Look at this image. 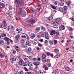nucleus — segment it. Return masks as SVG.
<instances>
[{"mask_svg":"<svg viewBox=\"0 0 74 74\" xmlns=\"http://www.w3.org/2000/svg\"><path fill=\"white\" fill-rule=\"evenodd\" d=\"M59 11H60V12H62L63 11V8H59Z\"/></svg>","mask_w":74,"mask_h":74,"instance_id":"38","label":"nucleus"},{"mask_svg":"<svg viewBox=\"0 0 74 74\" xmlns=\"http://www.w3.org/2000/svg\"><path fill=\"white\" fill-rule=\"evenodd\" d=\"M39 35L40 36H41V37H44L45 35L44 34V33L42 32H40L39 33Z\"/></svg>","mask_w":74,"mask_h":74,"instance_id":"17","label":"nucleus"},{"mask_svg":"<svg viewBox=\"0 0 74 74\" xmlns=\"http://www.w3.org/2000/svg\"><path fill=\"white\" fill-rule=\"evenodd\" d=\"M19 9H21V11H23V10H24V9H25V8L24 7H22L21 8H20Z\"/></svg>","mask_w":74,"mask_h":74,"instance_id":"55","label":"nucleus"},{"mask_svg":"<svg viewBox=\"0 0 74 74\" xmlns=\"http://www.w3.org/2000/svg\"><path fill=\"white\" fill-rule=\"evenodd\" d=\"M25 74H32V72H27L26 73H25Z\"/></svg>","mask_w":74,"mask_h":74,"instance_id":"64","label":"nucleus"},{"mask_svg":"<svg viewBox=\"0 0 74 74\" xmlns=\"http://www.w3.org/2000/svg\"><path fill=\"white\" fill-rule=\"evenodd\" d=\"M44 43L45 44L47 45H48V41L47 40H45Z\"/></svg>","mask_w":74,"mask_h":74,"instance_id":"42","label":"nucleus"},{"mask_svg":"<svg viewBox=\"0 0 74 74\" xmlns=\"http://www.w3.org/2000/svg\"><path fill=\"white\" fill-rule=\"evenodd\" d=\"M29 9L30 10V11H31V12H34V10L33 9V8L32 7H29Z\"/></svg>","mask_w":74,"mask_h":74,"instance_id":"29","label":"nucleus"},{"mask_svg":"<svg viewBox=\"0 0 74 74\" xmlns=\"http://www.w3.org/2000/svg\"><path fill=\"white\" fill-rule=\"evenodd\" d=\"M63 15H65V14H68V13L67 12V11H66L65 10L63 11L62 12Z\"/></svg>","mask_w":74,"mask_h":74,"instance_id":"30","label":"nucleus"},{"mask_svg":"<svg viewBox=\"0 0 74 74\" xmlns=\"http://www.w3.org/2000/svg\"><path fill=\"white\" fill-rule=\"evenodd\" d=\"M41 29L42 30H43V31H45L46 30V29L45 27H44L42 26L41 27Z\"/></svg>","mask_w":74,"mask_h":74,"instance_id":"24","label":"nucleus"},{"mask_svg":"<svg viewBox=\"0 0 74 74\" xmlns=\"http://www.w3.org/2000/svg\"><path fill=\"white\" fill-rule=\"evenodd\" d=\"M39 41H40V42H43V39H41L40 40H39Z\"/></svg>","mask_w":74,"mask_h":74,"instance_id":"63","label":"nucleus"},{"mask_svg":"<svg viewBox=\"0 0 74 74\" xmlns=\"http://www.w3.org/2000/svg\"><path fill=\"white\" fill-rule=\"evenodd\" d=\"M45 37L47 40H49V35L48 34V33H45Z\"/></svg>","mask_w":74,"mask_h":74,"instance_id":"6","label":"nucleus"},{"mask_svg":"<svg viewBox=\"0 0 74 74\" xmlns=\"http://www.w3.org/2000/svg\"><path fill=\"white\" fill-rule=\"evenodd\" d=\"M13 54H15V53H16V51H15V50H13Z\"/></svg>","mask_w":74,"mask_h":74,"instance_id":"60","label":"nucleus"},{"mask_svg":"<svg viewBox=\"0 0 74 74\" xmlns=\"http://www.w3.org/2000/svg\"><path fill=\"white\" fill-rule=\"evenodd\" d=\"M59 49H56L54 50V51L55 52H56V53H57L58 52H59Z\"/></svg>","mask_w":74,"mask_h":74,"instance_id":"34","label":"nucleus"},{"mask_svg":"<svg viewBox=\"0 0 74 74\" xmlns=\"http://www.w3.org/2000/svg\"><path fill=\"white\" fill-rule=\"evenodd\" d=\"M47 57V55L45 54H42L41 56V58L42 59V61L43 62H50V60L45 58Z\"/></svg>","mask_w":74,"mask_h":74,"instance_id":"1","label":"nucleus"},{"mask_svg":"<svg viewBox=\"0 0 74 74\" xmlns=\"http://www.w3.org/2000/svg\"><path fill=\"white\" fill-rule=\"evenodd\" d=\"M15 49H16V51H17V52H20L21 51V49H20V48H19V47H18V46H16V47Z\"/></svg>","mask_w":74,"mask_h":74,"instance_id":"11","label":"nucleus"},{"mask_svg":"<svg viewBox=\"0 0 74 74\" xmlns=\"http://www.w3.org/2000/svg\"><path fill=\"white\" fill-rule=\"evenodd\" d=\"M4 40L5 41L7 42V45H10V39L9 38L7 37H5L4 38Z\"/></svg>","mask_w":74,"mask_h":74,"instance_id":"3","label":"nucleus"},{"mask_svg":"<svg viewBox=\"0 0 74 74\" xmlns=\"http://www.w3.org/2000/svg\"><path fill=\"white\" fill-rule=\"evenodd\" d=\"M9 27L10 29H12V30H15V28H14V27H13V26L12 25H10L9 26Z\"/></svg>","mask_w":74,"mask_h":74,"instance_id":"25","label":"nucleus"},{"mask_svg":"<svg viewBox=\"0 0 74 74\" xmlns=\"http://www.w3.org/2000/svg\"><path fill=\"white\" fill-rule=\"evenodd\" d=\"M22 10L21 9H19V11L18 12V15H22V14L23 12V11H22Z\"/></svg>","mask_w":74,"mask_h":74,"instance_id":"13","label":"nucleus"},{"mask_svg":"<svg viewBox=\"0 0 74 74\" xmlns=\"http://www.w3.org/2000/svg\"><path fill=\"white\" fill-rule=\"evenodd\" d=\"M66 4H67V5H69V4H70V1H68L66 2Z\"/></svg>","mask_w":74,"mask_h":74,"instance_id":"54","label":"nucleus"},{"mask_svg":"<svg viewBox=\"0 0 74 74\" xmlns=\"http://www.w3.org/2000/svg\"><path fill=\"white\" fill-rule=\"evenodd\" d=\"M33 64L35 66H38L40 64V62L37 61L36 62H34Z\"/></svg>","mask_w":74,"mask_h":74,"instance_id":"16","label":"nucleus"},{"mask_svg":"<svg viewBox=\"0 0 74 74\" xmlns=\"http://www.w3.org/2000/svg\"><path fill=\"white\" fill-rule=\"evenodd\" d=\"M51 54V53L50 52H47L46 53V55H47V56H50V55Z\"/></svg>","mask_w":74,"mask_h":74,"instance_id":"52","label":"nucleus"},{"mask_svg":"<svg viewBox=\"0 0 74 74\" xmlns=\"http://www.w3.org/2000/svg\"><path fill=\"white\" fill-rule=\"evenodd\" d=\"M21 15L23 17H25V16L26 15V13L23 12V13H22V14H21Z\"/></svg>","mask_w":74,"mask_h":74,"instance_id":"23","label":"nucleus"},{"mask_svg":"<svg viewBox=\"0 0 74 74\" xmlns=\"http://www.w3.org/2000/svg\"><path fill=\"white\" fill-rule=\"evenodd\" d=\"M38 73L39 74H43L44 73L41 71L39 70L38 71Z\"/></svg>","mask_w":74,"mask_h":74,"instance_id":"35","label":"nucleus"},{"mask_svg":"<svg viewBox=\"0 0 74 74\" xmlns=\"http://www.w3.org/2000/svg\"><path fill=\"white\" fill-rule=\"evenodd\" d=\"M49 42L51 45H52V44H53V42L51 40H50Z\"/></svg>","mask_w":74,"mask_h":74,"instance_id":"51","label":"nucleus"},{"mask_svg":"<svg viewBox=\"0 0 74 74\" xmlns=\"http://www.w3.org/2000/svg\"><path fill=\"white\" fill-rule=\"evenodd\" d=\"M51 6L52 8H53V9H54L55 10L56 9V7L54 6L53 5H51Z\"/></svg>","mask_w":74,"mask_h":74,"instance_id":"40","label":"nucleus"},{"mask_svg":"<svg viewBox=\"0 0 74 74\" xmlns=\"http://www.w3.org/2000/svg\"><path fill=\"white\" fill-rule=\"evenodd\" d=\"M65 70L66 71H70V68L68 66H66L65 68Z\"/></svg>","mask_w":74,"mask_h":74,"instance_id":"27","label":"nucleus"},{"mask_svg":"<svg viewBox=\"0 0 74 74\" xmlns=\"http://www.w3.org/2000/svg\"><path fill=\"white\" fill-rule=\"evenodd\" d=\"M3 27L4 29H7V27L6 26L7 25H3Z\"/></svg>","mask_w":74,"mask_h":74,"instance_id":"59","label":"nucleus"},{"mask_svg":"<svg viewBox=\"0 0 74 74\" xmlns=\"http://www.w3.org/2000/svg\"><path fill=\"white\" fill-rule=\"evenodd\" d=\"M60 18H56V21H53V22H54V23H56V22L57 23V24H59L60 23Z\"/></svg>","mask_w":74,"mask_h":74,"instance_id":"7","label":"nucleus"},{"mask_svg":"<svg viewBox=\"0 0 74 74\" xmlns=\"http://www.w3.org/2000/svg\"><path fill=\"white\" fill-rule=\"evenodd\" d=\"M43 67L44 68V69H45V70H48V67L47 66H46V65L44 64L43 66Z\"/></svg>","mask_w":74,"mask_h":74,"instance_id":"19","label":"nucleus"},{"mask_svg":"<svg viewBox=\"0 0 74 74\" xmlns=\"http://www.w3.org/2000/svg\"><path fill=\"white\" fill-rule=\"evenodd\" d=\"M21 36L19 35H17L16 36H15V42H19V38H20Z\"/></svg>","mask_w":74,"mask_h":74,"instance_id":"4","label":"nucleus"},{"mask_svg":"<svg viewBox=\"0 0 74 74\" xmlns=\"http://www.w3.org/2000/svg\"><path fill=\"white\" fill-rule=\"evenodd\" d=\"M25 44L27 45H28V46H30V45H31L30 43V42H29V41H26Z\"/></svg>","mask_w":74,"mask_h":74,"instance_id":"26","label":"nucleus"},{"mask_svg":"<svg viewBox=\"0 0 74 74\" xmlns=\"http://www.w3.org/2000/svg\"><path fill=\"white\" fill-rule=\"evenodd\" d=\"M23 63V61L22 60H21L18 62V64L19 65H22Z\"/></svg>","mask_w":74,"mask_h":74,"instance_id":"21","label":"nucleus"},{"mask_svg":"<svg viewBox=\"0 0 74 74\" xmlns=\"http://www.w3.org/2000/svg\"><path fill=\"white\" fill-rule=\"evenodd\" d=\"M35 37H36V35L35 34L33 33H32L31 34L30 36L31 38H32V39H33V38H34Z\"/></svg>","mask_w":74,"mask_h":74,"instance_id":"10","label":"nucleus"},{"mask_svg":"<svg viewBox=\"0 0 74 74\" xmlns=\"http://www.w3.org/2000/svg\"><path fill=\"white\" fill-rule=\"evenodd\" d=\"M52 14H51V16L48 17V20L49 21H52L53 19V17H52Z\"/></svg>","mask_w":74,"mask_h":74,"instance_id":"14","label":"nucleus"},{"mask_svg":"<svg viewBox=\"0 0 74 74\" xmlns=\"http://www.w3.org/2000/svg\"><path fill=\"white\" fill-rule=\"evenodd\" d=\"M63 8L64 11H66L67 10V7L66 6H64L63 7Z\"/></svg>","mask_w":74,"mask_h":74,"instance_id":"41","label":"nucleus"},{"mask_svg":"<svg viewBox=\"0 0 74 74\" xmlns=\"http://www.w3.org/2000/svg\"><path fill=\"white\" fill-rule=\"evenodd\" d=\"M13 8L12 6H11V5H9V9L10 10H12Z\"/></svg>","mask_w":74,"mask_h":74,"instance_id":"36","label":"nucleus"},{"mask_svg":"<svg viewBox=\"0 0 74 74\" xmlns=\"http://www.w3.org/2000/svg\"><path fill=\"white\" fill-rule=\"evenodd\" d=\"M54 36H58V35H59V33L55 32L54 33Z\"/></svg>","mask_w":74,"mask_h":74,"instance_id":"44","label":"nucleus"},{"mask_svg":"<svg viewBox=\"0 0 74 74\" xmlns=\"http://www.w3.org/2000/svg\"><path fill=\"white\" fill-rule=\"evenodd\" d=\"M24 40H22L21 41V43H24Z\"/></svg>","mask_w":74,"mask_h":74,"instance_id":"62","label":"nucleus"},{"mask_svg":"<svg viewBox=\"0 0 74 74\" xmlns=\"http://www.w3.org/2000/svg\"><path fill=\"white\" fill-rule=\"evenodd\" d=\"M33 44L34 45H36L37 44V42L34 41L33 42Z\"/></svg>","mask_w":74,"mask_h":74,"instance_id":"61","label":"nucleus"},{"mask_svg":"<svg viewBox=\"0 0 74 74\" xmlns=\"http://www.w3.org/2000/svg\"><path fill=\"white\" fill-rule=\"evenodd\" d=\"M55 57L57 58H59V57H60V55H59V54L56 55L55 56Z\"/></svg>","mask_w":74,"mask_h":74,"instance_id":"43","label":"nucleus"},{"mask_svg":"<svg viewBox=\"0 0 74 74\" xmlns=\"http://www.w3.org/2000/svg\"><path fill=\"white\" fill-rule=\"evenodd\" d=\"M34 7L35 8L38 7V11H40V10H41V4H39V3H38L35 5H34Z\"/></svg>","mask_w":74,"mask_h":74,"instance_id":"2","label":"nucleus"},{"mask_svg":"<svg viewBox=\"0 0 74 74\" xmlns=\"http://www.w3.org/2000/svg\"><path fill=\"white\" fill-rule=\"evenodd\" d=\"M32 49L31 48V47H29L27 49V51H32Z\"/></svg>","mask_w":74,"mask_h":74,"instance_id":"48","label":"nucleus"},{"mask_svg":"<svg viewBox=\"0 0 74 74\" xmlns=\"http://www.w3.org/2000/svg\"><path fill=\"white\" fill-rule=\"evenodd\" d=\"M27 66H29V67H31L32 66V63L30 62H28L27 63Z\"/></svg>","mask_w":74,"mask_h":74,"instance_id":"31","label":"nucleus"},{"mask_svg":"<svg viewBox=\"0 0 74 74\" xmlns=\"http://www.w3.org/2000/svg\"><path fill=\"white\" fill-rule=\"evenodd\" d=\"M54 43L55 44H57V43H58V41H57V40H55L54 41Z\"/></svg>","mask_w":74,"mask_h":74,"instance_id":"53","label":"nucleus"},{"mask_svg":"<svg viewBox=\"0 0 74 74\" xmlns=\"http://www.w3.org/2000/svg\"><path fill=\"white\" fill-rule=\"evenodd\" d=\"M58 1H55L54 2H53V4L55 5H58Z\"/></svg>","mask_w":74,"mask_h":74,"instance_id":"33","label":"nucleus"},{"mask_svg":"<svg viewBox=\"0 0 74 74\" xmlns=\"http://www.w3.org/2000/svg\"><path fill=\"white\" fill-rule=\"evenodd\" d=\"M0 44H1L2 45H3L4 44V41L2 40H1V42L0 43Z\"/></svg>","mask_w":74,"mask_h":74,"instance_id":"47","label":"nucleus"},{"mask_svg":"<svg viewBox=\"0 0 74 74\" xmlns=\"http://www.w3.org/2000/svg\"><path fill=\"white\" fill-rule=\"evenodd\" d=\"M34 19H31L30 21V23H31V24L33 23L34 22Z\"/></svg>","mask_w":74,"mask_h":74,"instance_id":"37","label":"nucleus"},{"mask_svg":"<svg viewBox=\"0 0 74 74\" xmlns=\"http://www.w3.org/2000/svg\"><path fill=\"white\" fill-rule=\"evenodd\" d=\"M12 59L13 61H15V60H16V58H12Z\"/></svg>","mask_w":74,"mask_h":74,"instance_id":"57","label":"nucleus"},{"mask_svg":"<svg viewBox=\"0 0 74 74\" xmlns=\"http://www.w3.org/2000/svg\"><path fill=\"white\" fill-rule=\"evenodd\" d=\"M5 5L2 3H0V8H4Z\"/></svg>","mask_w":74,"mask_h":74,"instance_id":"20","label":"nucleus"},{"mask_svg":"<svg viewBox=\"0 0 74 74\" xmlns=\"http://www.w3.org/2000/svg\"><path fill=\"white\" fill-rule=\"evenodd\" d=\"M6 36H7L6 34H4L3 33H2L1 34V36L2 37H6Z\"/></svg>","mask_w":74,"mask_h":74,"instance_id":"22","label":"nucleus"},{"mask_svg":"<svg viewBox=\"0 0 74 74\" xmlns=\"http://www.w3.org/2000/svg\"><path fill=\"white\" fill-rule=\"evenodd\" d=\"M24 69L25 71H27H27H29V70H28V69H27V68H26V67H24Z\"/></svg>","mask_w":74,"mask_h":74,"instance_id":"50","label":"nucleus"},{"mask_svg":"<svg viewBox=\"0 0 74 74\" xmlns=\"http://www.w3.org/2000/svg\"><path fill=\"white\" fill-rule=\"evenodd\" d=\"M55 32V30H52L50 32V34L51 36H53L54 33Z\"/></svg>","mask_w":74,"mask_h":74,"instance_id":"12","label":"nucleus"},{"mask_svg":"<svg viewBox=\"0 0 74 74\" xmlns=\"http://www.w3.org/2000/svg\"><path fill=\"white\" fill-rule=\"evenodd\" d=\"M0 58H3L4 57V55L1 54V52H0Z\"/></svg>","mask_w":74,"mask_h":74,"instance_id":"46","label":"nucleus"},{"mask_svg":"<svg viewBox=\"0 0 74 74\" xmlns=\"http://www.w3.org/2000/svg\"><path fill=\"white\" fill-rule=\"evenodd\" d=\"M4 25H7V23H6V21H5L4 20L3 22V24H2V26Z\"/></svg>","mask_w":74,"mask_h":74,"instance_id":"28","label":"nucleus"},{"mask_svg":"<svg viewBox=\"0 0 74 74\" xmlns=\"http://www.w3.org/2000/svg\"><path fill=\"white\" fill-rule=\"evenodd\" d=\"M51 23L53 24V28H55L56 29H57L58 27V24H57V23H54V22H52Z\"/></svg>","mask_w":74,"mask_h":74,"instance_id":"5","label":"nucleus"},{"mask_svg":"<svg viewBox=\"0 0 74 74\" xmlns=\"http://www.w3.org/2000/svg\"><path fill=\"white\" fill-rule=\"evenodd\" d=\"M27 53L28 55H32V52H31V51H28L27 52Z\"/></svg>","mask_w":74,"mask_h":74,"instance_id":"45","label":"nucleus"},{"mask_svg":"<svg viewBox=\"0 0 74 74\" xmlns=\"http://www.w3.org/2000/svg\"><path fill=\"white\" fill-rule=\"evenodd\" d=\"M23 47L24 48H26L27 47V45L25 44H23Z\"/></svg>","mask_w":74,"mask_h":74,"instance_id":"56","label":"nucleus"},{"mask_svg":"<svg viewBox=\"0 0 74 74\" xmlns=\"http://www.w3.org/2000/svg\"><path fill=\"white\" fill-rule=\"evenodd\" d=\"M19 0H15L14 3H17L18 2Z\"/></svg>","mask_w":74,"mask_h":74,"instance_id":"58","label":"nucleus"},{"mask_svg":"<svg viewBox=\"0 0 74 74\" xmlns=\"http://www.w3.org/2000/svg\"><path fill=\"white\" fill-rule=\"evenodd\" d=\"M40 30V27H36L35 29V31L36 32H38Z\"/></svg>","mask_w":74,"mask_h":74,"instance_id":"15","label":"nucleus"},{"mask_svg":"<svg viewBox=\"0 0 74 74\" xmlns=\"http://www.w3.org/2000/svg\"><path fill=\"white\" fill-rule=\"evenodd\" d=\"M60 29V30H63L65 29V26L64 25H62L59 27Z\"/></svg>","mask_w":74,"mask_h":74,"instance_id":"9","label":"nucleus"},{"mask_svg":"<svg viewBox=\"0 0 74 74\" xmlns=\"http://www.w3.org/2000/svg\"><path fill=\"white\" fill-rule=\"evenodd\" d=\"M23 66H27V64H26V62H23Z\"/></svg>","mask_w":74,"mask_h":74,"instance_id":"39","label":"nucleus"},{"mask_svg":"<svg viewBox=\"0 0 74 74\" xmlns=\"http://www.w3.org/2000/svg\"><path fill=\"white\" fill-rule=\"evenodd\" d=\"M22 1H18V2L17 3L16 6L17 7H20V4H21Z\"/></svg>","mask_w":74,"mask_h":74,"instance_id":"8","label":"nucleus"},{"mask_svg":"<svg viewBox=\"0 0 74 74\" xmlns=\"http://www.w3.org/2000/svg\"><path fill=\"white\" fill-rule=\"evenodd\" d=\"M24 60H25V62L26 63H29V59H27V58H25V59Z\"/></svg>","mask_w":74,"mask_h":74,"instance_id":"32","label":"nucleus"},{"mask_svg":"<svg viewBox=\"0 0 74 74\" xmlns=\"http://www.w3.org/2000/svg\"><path fill=\"white\" fill-rule=\"evenodd\" d=\"M64 3L63 2H62L60 3V6H63V5H64Z\"/></svg>","mask_w":74,"mask_h":74,"instance_id":"49","label":"nucleus"},{"mask_svg":"<svg viewBox=\"0 0 74 74\" xmlns=\"http://www.w3.org/2000/svg\"><path fill=\"white\" fill-rule=\"evenodd\" d=\"M7 14L8 15L10 16V15H12V12L10 11L9 10L7 12Z\"/></svg>","mask_w":74,"mask_h":74,"instance_id":"18","label":"nucleus"}]
</instances>
